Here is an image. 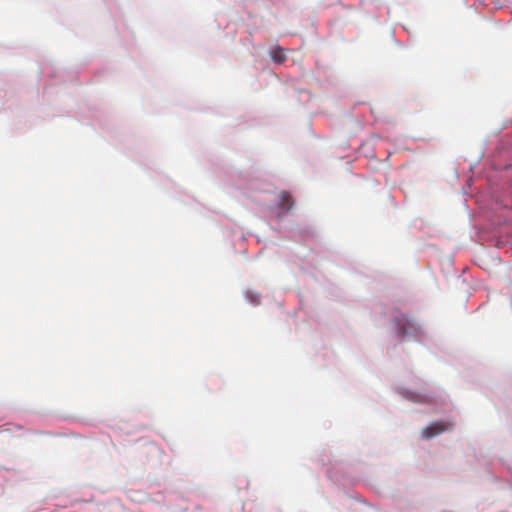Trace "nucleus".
I'll list each match as a JSON object with an SVG mask.
<instances>
[{
	"label": "nucleus",
	"instance_id": "obj_5",
	"mask_svg": "<svg viewBox=\"0 0 512 512\" xmlns=\"http://www.w3.org/2000/svg\"><path fill=\"white\" fill-rule=\"evenodd\" d=\"M409 399L415 402H426V397L418 394H411Z\"/></svg>",
	"mask_w": 512,
	"mask_h": 512
},
{
	"label": "nucleus",
	"instance_id": "obj_4",
	"mask_svg": "<svg viewBox=\"0 0 512 512\" xmlns=\"http://www.w3.org/2000/svg\"><path fill=\"white\" fill-rule=\"evenodd\" d=\"M271 56H272V59L274 60V62H276V63H283L286 59L284 50L280 47L276 48L272 52Z\"/></svg>",
	"mask_w": 512,
	"mask_h": 512
},
{
	"label": "nucleus",
	"instance_id": "obj_6",
	"mask_svg": "<svg viewBox=\"0 0 512 512\" xmlns=\"http://www.w3.org/2000/svg\"><path fill=\"white\" fill-rule=\"evenodd\" d=\"M360 502H362V504H364L365 506H367V505H366V502H365L364 500H361Z\"/></svg>",
	"mask_w": 512,
	"mask_h": 512
},
{
	"label": "nucleus",
	"instance_id": "obj_1",
	"mask_svg": "<svg viewBox=\"0 0 512 512\" xmlns=\"http://www.w3.org/2000/svg\"><path fill=\"white\" fill-rule=\"evenodd\" d=\"M393 323L399 337H404L406 335H418L420 331L419 325L413 319L408 318L404 314L395 317Z\"/></svg>",
	"mask_w": 512,
	"mask_h": 512
},
{
	"label": "nucleus",
	"instance_id": "obj_2",
	"mask_svg": "<svg viewBox=\"0 0 512 512\" xmlns=\"http://www.w3.org/2000/svg\"><path fill=\"white\" fill-rule=\"evenodd\" d=\"M453 426L454 423L452 422L435 421L422 430L421 436L424 439H430L451 429Z\"/></svg>",
	"mask_w": 512,
	"mask_h": 512
},
{
	"label": "nucleus",
	"instance_id": "obj_3",
	"mask_svg": "<svg viewBox=\"0 0 512 512\" xmlns=\"http://www.w3.org/2000/svg\"><path fill=\"white\" fill-rule=\"evenodd\" d=\"M280 199H281L280 204H279L280 208L286 212L289 211L292 208L293 203H294L291 195L288 192L283 191V192H281Z\"/></svg>",
	"mask_w": 512,
	"mask_h": 512
}]
</instances>
